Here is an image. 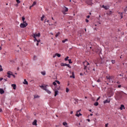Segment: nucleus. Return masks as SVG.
<instances>
[{
	"instance_id": "b1692460",
	"label": "nucleus",
	"mask_w": 127,
	"mask_h": 127,
	"mask_svg": "<svg viewBox=\"0 0 127 127\" xmlns=\"http://www.w3.org/2000/svg\"><path fill=\"white\" fill-rule=\"evenodd\" d=\"M34 99H38V98H40V96L39 95H34Z\"/></svg>"
},
{
	"instance_id": "423d86ee",
	"label": "nucleus",
	"mask_w": 127,
	"mask_h": 127,
	"mask_svg": "<svg viewBox=\"0 0 127 127\" xmlns=\"http://www.w3.org/2000/svg\"><path fill=\"white\" fill-rule=\"evenodd\" d=\"M40 37V33H38V34H33V37L35 38V37Z\"/></svg>"
},
{
	"instance_id": "f704fd0d",
	"label": "nucleus",
	"mask_w": 127,
	"mask_h": 127,
	"mask_svg": "<svg viewBox=\"0 0 127 127\" xmlns=\"http://www.w3.org/2000/svg\"><path fill=\"white\" fill-rule=\"evenodd\" d=\"M25 20V18L24 17V16H23L22 17V21H24Z\"/></svg>"
},
{
	"instance_id": "a211bd4d",
	"label": "nucleus",
	"mask_w": 127,
	"mask_h": 127,
	"mask_svg": "<svg viewBox=\"0 0 127 127\" xmlns=\"http://www.w3.org/2000/svg\"><path fill=\"white\" fill-rule=\"evenodd\" d=\"M119 14H120L121 19L123 18V17H124V16H123V12H119Z\"/></svg>"
},
{
	"instance_id": "f257e3e1",
	"label": "nucleus",
	"mask_w": 127,
	"mask_h": 127,
	"mask_svg": "<svg viewBox=\"0 0 127 127\" xmlns=\"http://www.w3.org/2000/svg\"><path fill=\"white\" fill-rule=\"evenodd\" d=\"M83 65H84V70H86V72H88L89 71H88V70H90V68H89V63H88V62H85L83 63Z\"/></svg>"
},
{
	"instance_id": "a19ab883",
	"label": "nucleus",
	"mask_w": 127,
	"mask_h": 127,
	"mask_svg": "<svg viewBox=\"0 0 127 127\" xmlns=\"http://www.w3.org/2000/svg\"><path fill=\"white\" fill-rule=\"evenodd\" d=\"M66 66H67V67H68V68H71V66H70L69 64H67Z\"/></svg>"
},
{
	"instance_id": "dca6fc26",
	"label": "nucleus",
	"mask_w": 127,
	"mask_h": 127,
	"mask_svg": "<svg viewBox=\"0 0 127 127\" xmlns=\"http://www.w3.org/2000/svg\"><path fill=\"white\" fill-rule=\"evenodd\" d=\"M65 10L64 11H63V12L64 14H65V12H67V11H68V8L65 7Z\"/></svg>"
},
{
	"instance_id": "a18cd8bd",
	"label": "nucleus",
	"mask_w": 127,
	"mask_h": 127,
	"mask_svg": "<svg viewBox=\"0 0 127 127\" xmlns=\"http://www.w3.org/2000/svg\"><path fill=\"white\" fill-rule=\"evenodd\" d=\"M79 112H81V109H80L79 110L77 111L76 112V114H78V113H79Z\"/></svg>"
},
{
	"instance_id": "f8f14e48",
	"label": "nucleus",
	"mask_w": 127,
	"mask_h": 127,
	"mask_svg": "<svg viewBox=\"0 0 127 127\" xmlns=\"http://www.w3.org/2000/svg\"><path fill=\"white\" fill-rule=\"evenodd\" d=\"M0 94H1V95H2V94H4V90H3V89L0 88Z\"/></svg>"
},
{
	"instance_id": "58836bf2",
	"label": "nucleus",
	"mask_w": 127,
	"mask_h": 127,
	"mask_svg": "<svg viewBox=\"0 0 127 127\" xmlns=\"http://www.w3.org/2000/svg\"><path fill=\"white\" fill-rule=\"evenodd\" d=\"M66 93H68V92H69V89L68 88H66Z\"/></svg>"
},
{
	"instance_id": "8fccbe9b",
	"label": "nucleus",
	"mask_w": 127,
	"mask_h": 127,
	"mask_svg": "<svg viewBox=\"0 0 127 127\" xmlns=\"http://www.w3.org/2000/svg\"><path fill=\"white\" fill-rule=\"evenodd\" d=\"M97 82H98V83L100 82H101V79H98Z\"/></svg>"
},
{
	"instance_id": "412c9836",
	"label": "nucleus",
	"mask_w": 127,
	"mask_h": 127,
	"mask_svg": "<svg viewBox=\"0 0 127 127\" xmlns=\"http://www.w3.org/2000/svg\"><path fill=\"white\" fill-rule=\"evenodd\" d=\"M102 7H103L104 8H105V9H106V10L109 9V8H108L107 6H105L104 5H103Z\"/></svg>"
},
{
	"instance_id": "79ce46f5",
	"label": "nucleus",
	"mask_w": 127,
	"mask_h": 127,
	"mask_svg": "<svg viewBox=\"0 0 127 127\" xmlns=\"http://www.w3.org/2000/svg\"><path fill=\"white\" fill-rule=\"evenodd\" d=\"M2 71H3V69H2V68L0 67V72H1Z\"/></svg>"
},
{
	"instance_id": "6e6d98bb",
	"label": "nucleus",
	"mask_w": 127,
	"mask_h": 127,
	"mask_svg": "<svg viewBox=\"0 0 127 127\" xmlns=\"http://www.w3.org/2000/svg\"><path fill=\"white\" fill-rule=\"evenodd\" d=\"M1 112H2V109H1V108L0 109V113H1Z\"/></svg>"
},
{
	"instance_id": "9b49d317",
	"label": "nucleus",
	"mask_w": 127,
	"mask_h": 127,
	"mask_svg": "<svg viewBox=\"0 0 127 127\" xmlns=\"http://www.w3.org/2000/svg\"><path fill=\"white\" fill-rule=\"evenodd\" d=\"M11 87H13V90L16 89V84H11Z\"/></svg>"
},
{
	"instance_id": "72a5a7b5",
	"label": "nucleus",
	"mask_w": 127,
	"mask_h": 127,
	"mask_svg": "<svg viewBox=\"0 0 127 127\" xmlns=\"http://www.w3.org/2000/svg\"><path fill=\"white\" fill-rule=\"evenodd\" d=\"M56 82L59 84V85H60V81L59 80H56Z\"/></svg>"
},
{
	"instance_id": "ddd939ff",
	"label": "nucleus",
	"mask_w": 127,
	"mask_h": 127,
	"mask_svg": "<svg viewBox=\"0 0 127 127\" xmlns=\"http://www.w3.org/2000/svg\"><path fill=\"white\" fill-rule=\"evenodd\" d=\"M58 90L57 89L55 90V97H56L58 95Z\"/></svg>"
},
{
	"instance_id": "2eb2a0df",
	"label": "nucleus",
	"mask_w": 127,
	"mask_h": 127,
	"mask_svg": "<svg viewBox=\"0 0 127 127\" xmlns=\"http://www.w3.org/2000/svg\"><path fill=\"white\" fill-rule=\"evenodd\" d=\"M23 84H24V85H28V82L26 81V79H24Z\"/></svg>"
},
{
	"instance_id": "39448f33",
	"label": "nucleus",
	"mask_w": 127,
	"mask_h": 127,
	"mask_svg": "<svg viewBox=\"0 0 127 127\" xmlns=\"http://www.w3.org/2000/svg\"><path fill=\"white\" fill-rule=\"evenodd\" d=\"M109 96L111 97L113 95V90L112 89H109L108 90Z\"/></svg>"
},
{
	"instance_id": "e433bc0d",
	"label": "nucleus",
	"mask_w": 127,
	"mask_h": 127,
	"mask_svg": "<svg viewBox=\"0 0 127 127\" xmlns=\"http://www.w3.org/2000/svg\"><path fill=\"white\" fill-rule=\"evenodd\" d=\"M69 58V57H66L65 59H64V60L65 61H67V60L68 61V59Z\"/></svg>"
},
{
	"instance_id": "1a4fd4ad",
	"label": "nucleus",
	"mask_w": 127,
	"mask_h": 127,
	"mask_svg": "<svg viewBox=\"0 0 127 127\" xmlns=\"http://www.w3.org/2000/svg\"><path fill=\"white\" fill-rule=\"evenodd\" d=\"M56 56L61 57V55L60 54L56 53L55 56H53V58H55Z\"/></svg>"
},
{
	"instance_id": "052dcab7",
	"label": "nucleus",
	"mask_w": 127,
	"mask_h": 127,
	"mask_svg": "<svg viewBox=\"0 0 127 127\" xmlns=\"http://www.w3.org/2000/svg\"><path fill=\"white\" fill-rule=\"evenodd\" d=\"M87 122H90V119H87Z\"/></svg>"
},
{
	"instance_id": "2f4dec72",
	"label": "nucleus",
	"mask_w": 127,
	"mask_h": 127,
	"mask_svg": "<svg viewBox=\"0 0 127 127\" xmlns=\"http://www.w3.org/2000/svg\"><path fill=\"white\" fill-rule=\"evenodd\" d=\"M63 126H67L68 125V124H67V123H66V122H64L63 123Z\"/></svg>"
},
{
	"instance_id": "a878e982",
	"label": "nucleus",
	"mask_w": 127,
	"mask_h": 127,
	"mask_svg": "<svg viewBox=\"0 0 127 127\" xmlns=\"http://www.w3.org/2000/svg\"><path fill=\"white\" fill-rule=\"evenodd\" d=\"M75 116H76V117H79V116H82V114L79 113V114H78V113H76V114H75Z\"/></svg>"
},
{
	"instance_id": "c9c22d12",
	"label": "nucleus",
	"mask_w": 127,
	"mask_h": 127,
	"mask_svg": "<svg viewBox=\"0 0 127 127\" xmlns=\"http://www.w3.org/2000/svg\"><path fill=\"white\" fill-rule=\"evenodd\" d=\"M53 84L54 86H56V85H57V83H56V81H54V82L53 83Z\"/></svg>"
},
{
	"instance_id": "bf43d9fd",
	"label": "nucleus",
	"mask_w": 127,
	"mask_h": 127,
	"mask_svg": "<svg viewBox=\"0 0 127 127\" xmlns=\"http://www.w3.org/2000/svg\"><path fill=\"white\" fill-rule=\"evenodd\" d=\"M106 79H107V80H109V76H106Z\"/></svg>"
},
{
	"instance_id": "aec40b11",
	"label": "nucleus",
	"mask_w": 127,
	"mask_h": 127,
	"mask_svg": "<svg viewBox=\"0 0 127 127\" xmlns=\"http://www.w3.org/2000/svg\"><path fill=\"white\" fill-rule=\"evenodd\" d=\"M61 65L62 66H67V64L61 63Z\"/></svg>"
},
{
	"instance_id": "393cba45",
	"label": "nucleus",
	"mask_w": 127,
	"mask_h": 127,
	"mask_svg": "<svg viewBox=\"0 0 127 127\" xmlns=\"http://www.w3.org/2000/svg\"><path fill=\"white\" fill-rule=\"evenodd\" d=\"M94 105L97 107V106H99V103L98 102H96L94 104Z\"/></svg>"
},
{
	"instance_id": "473e14b6",
	"label": "nucleus",
	"mask_w": 127,
	"mask_h": 127,
	"mask_svg": "<svg viewBox=\"0 0 127 127\" xmlns=\"http://www.w3.org/2000/svg\"><path fill=\"white\" fill-rule=\"evenodd\" d=\"M111 62L112 63V64H115V63H116V61L115 60H112Z\"/></svg>"
},
{
	"instance_id": "09e8293b",
	"label": "nucleus",
	"mask_w": 127,
	"mask_h": 127,
	"mask_svg": "<svg viewBox=\"0 0 127 127\" xmlns=\"http://www.w3.org/2000/svg\"><path fill=\"white\" fill-rule=\"evenodd\" d=\"M23 23H24V24H25L26 23V22L25 21H23Z\"/></svg>"
},
{
	"instance_id": "6ab92c4d",
	"label": "nucleus",
	"mask_w": 127,
	"mask_h": 127,
	"mask_svg": "<svg viewBox=\"0 0 127 127\" xmlns=\"http://www.w3.org/2000/svg\"><path fill=\"white\" fill-rule=\"evenodd\" d=\"M108 79L109 80H112V79H114V76H109Z\"/></svg>"
},
{
	"instance_id": "cd10ccee",
	"label": "nucleus",
	"mask_w": 127,
	"mask_h": 127,
	"mask_svg": "<svg viewBox=\"0 0 127 127\" xmlns=\"http://www.w3.org/2000/svg\"><path fill=\"white\" fill-rule=\"evenodd\" d=\"M66 41H68V39H65L64 40H63L62 42H63V43H65V42H66Z\"/></svg>"
},
{
	"instance_id": "0e129e2a",
	"label": "nucleus",
	"mask_w": 127,
	"mask_h": 127,
	"mask_svg": "<svg viewBox=\"0 0 127 127\" xmlns=\"http://www.w3.org/2000/svg\"><path fill=\"white\" fill-rule=\"evenodd\" d=\"M33 6H31V5L30 6V7H29V9H31V7H32Z\"/></svg>"
},
{
	"instance_id": "6e6552de",
	"label": "nucleus",
	"mask_w": 127,
	"mask_h": 127,
	"mask_svg": "<svg viewBox=\"0 0 127 127\" xmlns=\"http://www.w3.org/2000/svg\"><path fill=\"white\" fill-rule=\"evenodd\" d=\"M72 75L70 76V78H73V79H75V74L74 73V72L72 71L71 72Z\"/></svg>"
},
{
	"instance_id": "13d9d810",
	"label": "nucleus",
	"mask_w": 127,
	"mask_h": 127,
	"mask_svg": "<svg viewBox=\"0 0 127 127\" xmlns=\"http://www.w3.org/2000/svg\"><path fill=\"white\" fill-rule=\"evenodd\" d=\"M122 87V85H118V88H121Z\"/></svg>"
},
{
	"instance_id": "4be33fe9",
	"label": "nucleus",
	"mask_w": 127,
	"mask_h": 127,
	"mask_svg": "<svg viewBox=\"0 0 127 127\" xmlns=\"http://www.w3.org/2000/svg\"><path fill=\"white\" fill-rule=\"evenodd\" d=\"M103 103L104 104H106V103H110V100H108V99H107L106 100L104 101Z\"/></svg>"
},
{
	"instance_id": "7ed1b4c3",
	"label": "nucleus",
	"mask_w": 127,
	"mask_h": 127,
	"mask_svg": "<svg viewBox=\"0 0 127 127\" xmlns=\"http://www.w3.org/2000/svg\"><path fill=\"white\" fill-rule=\"evenodd\" d=\"M86 3L89 5H92V1L93 0H85Z\"/></svg>"
},
{
	"instance_id": "7c9ffc66",
	"label": "nucleus",
	"mask_w": 127,
	"mask_h": 127,
	"mask_svg": "<svg viewBox=\"0 0 127 127\" xmlns=\"http://www.w3.org/2000/svg\"><path fill=\"white\" fill-rule=\"evenodd\" d=\"M67 61H68L69 64H72V61H71V59L67 60Z\"/></svg>"
},
{
	"instance_id": "338daca9",
	"label": "nucleus",
	"mask_w": 127,
	"mask_h": 127,
	"mask_svg": "<svg viewBox=\"0 0 127 127\" xmlns=\"http://www.w3.org/2000/svg\"><path fill=\"white\" fill-rule=\"evenodd\" d=\"M70 114H71V115H72V114H73V111H71Z\"/></svg>"
},
{
	"instance_id": "37998d69",
	"label": "nucleus",
	"mask_w": 127,
	"mask_h": 127,
	"mask_svg": "<svg viewBox=\"0 0 127 127\" xmlns=\"http://www.w3.org/2000/svg\"><path fill=\"white\" fill-rule=\"evenodd\" d=\"M34 38V41H37V39H36V37Z\"/></svg>"
},
{
	"instance_id": "e2e57ef3",
	"label": "nucleus",
	"mask_w": 127,
	"mask_h": 127,
	"mask_svg": "<svg viewBox=\"0 0 127 127\" xmlns=\"http://www.w3.org/2000/svg\"><path fill=\"white\" fill-rule=\"evenodd\" d=\"M39 44L37 42V43L36 44L37 46H38Z\"/></svg>"
},
{
	"instance_id": "774afa93",
	"label": "nucleus",
	"mask_w": 127,
	"mask_h": 127,
	"mask_svg": "<svg viewBox=\"0 0 127 127\" xmlns=\"http://www.w3.org/2000/svg\"><path fill=\"white\" fill-rule=\"evenodd\" d=\"M1 49H2V48H1V47H0V50H1Z\"/></svg>"
},
{
	"instance_id": "864d4df0",
	"label": "nucleus",
	"mask_w": 127,
	"mask_h": 127,
	"mask_svg": "<svg viewBox=\"0 0 127 127\" xmlns=\"http://www.w3.org/2000/svg\"><path fill=\"white\" fill-rule=\"evenodd\" d=\"M12 76L13 77V78H15V76L14 75V74H12Z\"/></svg>"
},
{
	"instance_id": "f3484780",
	"label": "nucleus",
	"mask_w": 127,
	"mask_h": 127,
	"mask_svg": "<svg viewBox=\"0 0 127 127\" xmlns=\"http://www.w3.org/2000/svg\"><path fill=\"white\" fill-rule=\"evenodd\" d=\"M45 91L48 93V94H51V91L48 90L47 88H46Z\"/></svg>"
},
{
	"instance_id": "de8ad7c7",
	"label": "nucleus",
	"mask_w": 127,
	"mask_h": 127,
	"mask_svg": "<svg viewBox=\"0 0 127 127\" xmlns=\"http://www.w3.org/2000/svg\"><path fill=\"white\" fill-rule=\"evenodd\" d=\"M108 126H109V124L107 123L105 125V127H108Z\"/></svg>"
},
{
	"instance_id": "c756f323",
	"label": "nucleus",
	"mask_w": 127,
	"mask_h": 127,
	"mask_svg": "<svg viewBox=\"0 0 127 127\" xmlns=\"http://www.w3.org/2000/svg\"><path fill=\"white\" fill-rule=\"evenodd\" d=\"M45 16H44V15H42V17L41 18V20L42 21H43V18L45 17Z\"/></svg>"
},
{
	"instance_id": "ea45409f",
	"label": "nucleus",
	"mask_w": 127,
	"mask_h": 127,
	"mask_svg": "<svg viewBox=\"0 0 127 127\" xmlns=\"http://www.w3.org/2000/svg\"><path fill=\"white\" fill-rule=\"evenodd\" d=\"M16 2H17V3H20V0H16Z\"/></svg>"
},
{
	"instance_id": "0eeeda50",
	"label": "nucleus",
	"mask_w": 127,
	"mask_h": 127,
	"mask_svg": "<svg viewBox=\"0 0 127 127\" xmlns=\"http://www.w3.org/2000/svg\"><path fill=\"white\" fill-rule=\"evenodd\" d=\"M32 125H33V126H37V120H35L33 121V123H32Z\"/></svg>"
},
{
	"instance_id": "4d7b16f0",
	"label": "nucleus",
	"mask_w": 127,
	"mask_h": 127,
	"mask_svg": "<svg viewBox=\"0 0 127 127\" xmlns=\"http://www.w3.org/2000/svg\"><path fill=\"white\" fill-rule=\"evenodd\" d=\"M87 18H90V15L87 16Z\"/></svg>"
},
{
	"instance_id": "5fc2aeb1",
	"label": "nucleus",
	"mask_w": 127,
	"mask_h": 127,
	"mask_svg": "<svg viewBox=\"0 0 127 127\" xmlns=\"http://www.w3.org/2000/svg\"><path fill=\"white\" fill-rule=\"evenodd\" d=\"M37 42H38V43H39V42H40V40H37Z\"/></svg>"
},
{
	"instance_id": "c85d7f7f",
	"label": "nucleus",
	"mask_w": 127,
	"mask_h": 127,
	"mask_svg": "<svg viewBox=\"0 0 127 127\" xmlns=\"http://www.w3.org/2000/svg\"><path fill=\"white\" fill-rule=\"evenodd\" d=\"M60 35V32H58L56 35V37H58Z\"/></svg>"
},
{
	"instance_id": "4c0bfd02",
	"label": "nucleus",
	"mask_w": 127,
	"mask_h": 127,
	"mask_svg": "<svg viewBox=\"0 0 127 127\" xmlns=\"http://www.w3.org/2000/svg\"><path fill=\"white\" fill-rule=\"evenodd\" d=\"M112 11H109V12H108V13H107V14H112Z\"/></svg>"
},
{
	"instance_id": "c03bdc74",
	"label": "nucleus",
	"mask_w": 127,
	"mask_h": 127,
	"mask_svg": "<svg viewBox=\"0 0 127 127\" xmlns=\"http://www.w3.org/2000/svg\"><path fill=\"white\" fill-rule=\"evenodd\" d=\"M85 21H86V22L88 23V22H89V20H88V19H86Z\"/></svg>"
},
{
	"instance_id": "69168bd1",
	"label": "nucleus",
	"mask_w": 127,
	"mask_h": 127,
	"mask_svg": "<svg viewBox=\"0 0 127 127\" xmlns=\"http://www.w3.org/2000/svg\"><path fill=\"white\" fill-rule=\"evenodd\" d=\"M17 70L18 71V70H19V67H18L17 68Z\"/></svg>"
},
{
	"instance_id": "3c124183",
	"label": "nucleus",
	"mask_w": 127,
	"mask_h": 127,
	"mask_svg": "<svg viewBox=\"0 0 127 127\" xmlns=\"http://www.w3.org/2000/svg\"><path fill=\"white\" fill-rule=\"evenodd\" d=\"M4 81L5 82H6V81H7V78H5V79H4Z\"/></svg>"
},
{
	"instance_id": "bb28decb",
	"label": "nucleus",
	"mask_w": 127,
	"mask_h": 127,
	"mask_svg": "<svg viewBox=\"0 0 127 127\" xmlns=\"http://www.w3.org/2000/svg\"><path fill=\"white\" fill-rule=\"evenodd\" d=\"M36 1H34L33 3L32 4L31 6H34V5H36Z\"/></svg>"
},
{
	"instance_id": "f03ea898",
	"label": "nucleus",
	"mask_w": 127,
	"mask_h": 127,
	"mask_svg": "<svg viewBox=\"0 0 127 127\" xmlns=\"http://www.w3.org/2000/svg\"><path fill=\"white\" fill-rule=\"evenodd\" d=\"M27 25H28V24L27 23H21L20 25V27H21V28H25V27H26Z\"/></svg>"
},
{
	"instance_id": "20e7f679",
	"label": "nucleus",
	"mask_w": 127,
	"mask_h": 127,
	"mask_svg": "<svg viewBox=\"0 0 127 127\" xmlns=\"http://www.w3.org/2000/svg\"><path fill=\"white\" fill-rule=\"evenodd\" d=\"M13 73L12 72L10 71H8L7 72V77L8 78H10V76H12Z\"/></svg>"
},
{
	"instance_id": "49530a36",
	"label": "nucleus",
	"mask_w": 127,
	"mask_h": 127,
	"mask_svg": "<svg viewBox=\"0 0 127 127\" xmlns=\"http://www.w3.org/2000/svg\"><path fill=\"white\" fill-rule=\"evenodd\" d=\"M100 98H101V97H99L97 99L96 101H99V100H100Z\"/></svg>"
},
{
	"instance_id": "603ef678",
	"label": "nucleus",
	"mask_w": 127,
	"mask_h": 127,
	"mask_svg": "<svg viewBox=\"0 0 127 127\" xmlns=\"http://www.w3.org/2000/svg\"><path fill=\"white\" fill-rule=\"evenodd\" d=\"M2 80H3V78H0V81H2Z\"/></svg>"
},
{
	"instance_id": "4468645a",
	"label": "nucleus",
	"mask_w": 127,
	"mask_h": 127,
	"mask_svg": "<svg viewBox=\"0 0 127 127\" xmlns=\"http://www.w3.org/2000/svg\"><path fill=\"white\" fill-rule=\"evenodd\" d=\"M40 87L41 89H43V90H45L46 89V86L41 85Z\"/></svg>"
},
{
	"instance_id": "680f3d73",
	"label": "nucleus",
	"mask_w": 127,
	"mask_h": 127,
	"mask_svg": "<svg viewBox=\"0 0 127 127\" xmlns=\"http://www.w3.org/2000/svg\"><path fill=\"white\" fill-rule=\"evenodd\" d=\"M80 76H83V73H80Z\"/></svg>"
},
{
	"instance_id": "5701e85b",
	"label": "nucleus",
	"mask_w": 127,
	"mask_h": 127,
	"mask_svg": "<svg viewBox=\"0 0 127 127\" xmlns=\"http://www.w3.org/2000/svg\"><path fill=\"white\" fill-rule=\"evenodd\" d=\"M41 74L42 75H43V76H45V75H46V73L45 72V71H42Z\"/></svg>"
},
{
	"instance_id": "9d476101",
	"label": "nucleus",
	"mask_w": 127,
	"mask_h": 127,
	"mask_svg": "<svg viewBox=\"0 0 127 127\" xmlns=\"http://www.w3.org/2000/svg\"><path fill=\"white\" fill-rule=\"evenodd\" d=\"M125 109L126 108H125V105L122 104L121 105V107H120V109L122 111H123V110Z\"/></svg>"
}]
</instances>
